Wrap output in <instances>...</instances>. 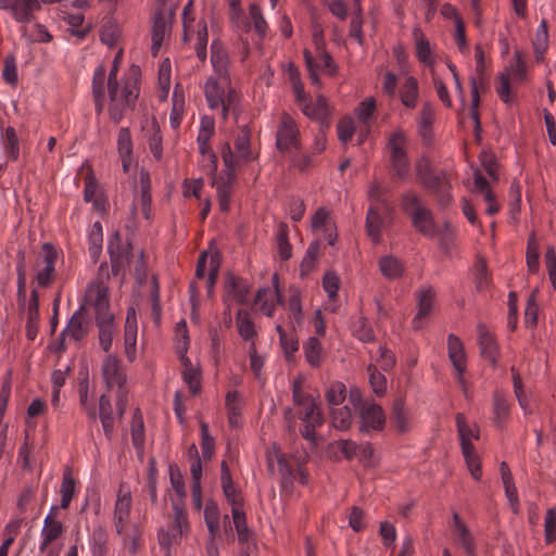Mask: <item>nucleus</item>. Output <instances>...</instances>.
<instances>
[{"mask_svg": "<svg viewBox=\"0 0 556 556\" xmlns=\"http://www.w3.org/2000/svg\"><path fill=\"white\" fill-rule=\"evenodd\" d=\"M140 68L132 65L121 81L105 86L110 101L109 115L115 124L135 110L140 93Z\"/></svg>", "mask_w": 556, "mask_h": 556, "instance_id": "1", "label": "nucleus"}, {"mask_svg": "<svg viewBox=\"0 0 556 556\" xmlns=\"http://www.w3.org/2000/svg\"><path fill=\"white\" fill-rule=\"evenodd\" d=\"M292 393L296 414L304 424L300 432L304 439L313 442L315 440V429L324 422V417L313 396L304 391L303 382L300 379L293 381Z\"/></svg>", "mask_w": 556, "mask_h": 556, "instance_id": "2", "label": "nucleus"}, {"mask_svg": "<svg viewBox=\"0 0 556 556\" xmlns=\"http://www.w3.org/2000/svg\"><path fill=\"white\" fill-rule=\"evenodd\" d=\"M416 176L419 184L437 198L440 206L445 207L451 203V184L446 172L432 168L422 160L416 165Z\"/></svg>", "mask_w": 556, "mask_h": 556, "instance_id": "3", "label": "nucleus"}, {"mask_svg": "<svg viewBox=\"0 0 556 556\" xmlns=\"http://www.w3.org/2000/svg\"><path fill=\"white\" fill-rule=\"evenodd\" d=\"M204 93L206 101L212 110H219L223 118L227 117L228 112H236L239 103V93L229 86V80L217 81L213 76L208 77Z\"/></svg>", "mask_w": 556, "mask_h": 556, "instance_id": "4", "label": "nucleus"}, {"mask_svg": "<svg viewBox=\"0 0 556 556\" xmlns=\"http://www.w3.org/2000/svg\"><path fill=\"white\" fill-rule=\"evenodd\" d=\"M456 427L460 440L462 452L466 465L473 479L480 480L481 478V463L473 447V440L479 439V428L470 426L464 414L456 415Z\"/></svg>", "mask_w": 556, "mask_h": 556, "instance_id": "5", "label": "nucleus"}, {"mask_svg": "<svg viewBox=\"0 0 556 556\" xmlns=\"http://www.w3.org/2000/svg\"><path fill=\"white\" fill-rule=\"evenodd\" d=\"M110 279L109 269L105 265L99 267L97 278L91 281L85 293V306H90L96 312V318L101 316L113 315L110 312L109 287Z\"/></svg>", "mask_w": 556, "mask_h": 556, "instance_id": "6", "label": "nucleus"}, {"mask_svg": "<svg viewBox=\"0 0 556 556\" xmlns=\"http://www.w3.org/2000/svg\"><path fill=\"white\" fill-rule=\"evenodd\" d=\"M402 208L410 217L414 227L424 236L434 238L437 226L431 212L421 204L420 198L412 191L402 197Z\"/></svg>", "mask_w": 556, "mask_h": 556, "instance_id": "7", "label": "nucleus"}, {"mask_svg": "<svg viewBox=\"0 0 556 556\" xmlns=\"http://www.w3.org/2000/svg\"><path fill=\"white\" fill-rule=\"evenodd\" d=\"M222 156L228 170H236L256 157L251 149V130L248 126L239 127L235 139V151L229 144H226L223 148Z\"/></svg>", "mask_w": 556, "mask_h": 556, "instance_id": "8", "label": "nucleus"}, {"mask_svg": "<svg viewBox=\"0 0 556 556\" xmlns=\"http://www.w3.org/2000/svg\"><path fill=\"white\" fill-rule=\"evenodd\" d=\"M349 402L358 410L361 418V430H381L386 424V415L380 405L364 400L358 389H352L349 394Z\"/></svg>", "mask_w": 556, "mask_h": 556, "instance_id": "9", "label": "nucleus"}, {"mask_svg": "<svg viewBox=\"0 0 556 556\" xmlns=\"http://www.w3.org/2000/svg\"><path fill=\"white\" fill-rule=\"evenodd\" d=\"M174 518L167 528L159 531L157 539L162 548L170 551L172 546L178 545L184 535L189 532L190 525L187 510L180 503H173Z\"/></svg>", "mask_w": 556, "mask_h": 556, "instance_id": "10", "label": "nucleus"}, {"mask_svg": "<svg viewBox=\"0 0 556 556\" xmlns=\"http://www.w3.org/2000/svg\"><path fill=\"white\" fill-rule=\"evenodd\" d=\"M290 79L295 96V102L300 106L303 114L307 117L321 121L323 125H328L329 105L323 96H318L315 102H308L304 92L302 83L299 80L298 74L291 72Z\"/></svg>", "mask_w": 556, "mask_h": 556, "instance_id": "11", "label": "nucleus"}, {"mask_svg": "<svg viewBox=\"0 0 556 556\" xmlns=\"http://www.w3.org/2000/svg\"><path fill=\"white\" fill-rule=\"evenodd\" d=\"M102 377L109 390L117 388V407L122 415L126 408V392L124 384L126 375L122 367V361L114 355H108L102 363Z\"/></svg>", "mask_w": 556, "mask_h": 556, "instance_id": "12", "label": "nucleus"}, {"mask_svg": "<svg viewBox=\"0 0 556 556\" xmlns=\"http://www.w3.org/2000/svg\"><path fill=\"white\" fill-rule=\"evenodd\" d=\"M527 67L520 51H516L514 60L505 72L501 73L496 91L501 100L505 103L513 101L511 85L510 83H522L526 79Z\"/></svg>", "mask_w": 556, "mask_h": 556, "instance_id": "13", "label": "nucleus"}, {"mask_svg": "<svg viewBox=\"0 0 556 556\" xmlns=\"http://www.w3.org/2000/svg\"><path fill=\"white\" fill-rule=\"evenodd\" d=\"M194 15H193V1L190 0L184 8L182 11V25H184V38L185 41L191 40L192 36H195V52L201 61L206 59V46H207V28L204 21L198 23V29L194 28Z\"/></svg>", "mask_w": 556, "mask_h": 556, "instance_id": "14", "label": "nucleus"}, {"mask_svg": "<svg viewBox=\"0 0 556 556\" xmlns=\"http://www.w3.org/2000/svg\"><path fill=\"white\" fill-rule=\"evenodd\" d=\"M39 0H0V10L11 14L14 21L21 24L23 37H26V24L35 20V15L40 11Z\"/></svg>", "mask_w": 556, "mask_h": 556, "instance_id": "15", "label": "nucleus"}, {"mask_svg": "<svg viewBox=\"0 0 556 556\" xmlns=\"http://www.w3.org/2000/svg\"><path fill=\"white\" fill-rule=\"evenodd\" d=\"M394 175L400 179L406 178L409 163L406 155L407 137L401 129L395 130L389 137L388 143Z\"/></svg>", "mask_w": 556, "mask_h": 556, "instance_id": "16", "label": "nucleus"}, {"mask_svg": "<svg viewBox=\"0 0 556 556\" xmlns=\"http://www.w3.org/2000/svg\"><path fill=\"white\" fill-rule=\"evenodd\" d=\"M118 62H119V53L115 56L113 66L106 77L105 68L103 66H99L96 68L92 78V93L96 103V110L98 113L102 112L104 102H105V86H109L110 83H118L121 79H117V71H118Z\"/></svg>", "mask_w": 556, "mask_h": 556, "instance_id": "17", "label": "nucleus"}, {"mask_svg": "<svg viewBox=\"0 0 556 556\" xmlns=\"http://www.w3.org/2000/svg\"><path fill=\"white\" fill-rule=\"evenodd\" d=\"M392 207L388 203L380 205H370L367 212L366 228L367 233L375 243L381 240V231L390 222Z\"/></svg>", "mask_w": 556, "mask_h": 556, "instance_id": "18", "label": "nucleus"}, {"mask_svg": "<svg viewBox=\"0 0 556 556\" xmlns=\"http://www.w3.org/2000/svg\"><path fill=\"white\" fill-rule=\"evenodd\" d=\"M300 131L293 117L283 113L276 136V144L280 151H291L299 148Z\"/></svg>", "mask_w": 556, "mask_h": 556, "instance_id": "19", "label": "nucleus"}, {"mask_svg": "<svg viewBox=\"0 0 556 556\" xmlns=\"http://www.w3.org/2000/svg\"><path fill=\"white\" fill-rule=\"evenodd\" d=\"M415 299L417 313L412 320V326L415 330H420L434 309L435 291L432 287H421L416 291Z\"/></svg>", "mask_w": 556, "mask_h": 556, "instance_id": "20", "label": "nucleus"}, {"mask_svg": "<svg viewBox=\"0 0 556 556\" xmlns=\"http://www.w3.org/2000/svg\"><path fill=\"white\" fill-rule=\"evenodd\" d=\"M316 52V58L313 56L307 49L304 50L303 54L312 83L314 85H319L317 70H321L328 75L333 76L337 73V65L331 55L325 49Z\"/></svg>", "mask_w": 556, "mask_h": 556, "instance_id": "21", "label": "nucleus"}, {"mask_svg": "<svg viewBox=\"0 0 556 556\" xmlns=\"http://www.w3.org/2000/svg\"><path fill=\"white\" fill-rule=\"evenodd\" d=\"M56 260L58 252L50 244H43L37 262L36 279L38 286L46 288L52 282Z\"/></svg>", "mask_w": 556, "mask_h": 556, "instance_id": "22", "label": "nucleus"}, {"mask_svg": "<svg viewBox=\"0 0 556 556\" xmlns=\"http://www.w3.org/2000/svg\"><path fill=\"white\" fill-rule=\"evenodd\" d=\"M172 15L170 11L163 8L156 10L153 17L152 26V46L151 52L153 56H156L165 38L169 35L172 27Z\"/></svg>", "mask_w": 556, "mask_h": 556, "instance_id": "23", "label": "nucleus"}, {"mask_svg": "<svg viewBox=\"0 0 556 556\" xmlns=\"http://www.w3.org/2000/svg\"><path fill=\"white\" fill-rule=\"evenodd\" d=\"M56 511L58 507L52 506L43 520V527L40 532L39 552L47 551V547H51L50 545L64 533L63 523L55 518Z\"/></svg>", "mask_w": 556, "mask_h": 556, "instance_id": "24", "label": "nucleus"}, {"mask_svg": "<svg viewBox=\"0 0 556 556\" xmlns=\"http://www.w3.org/2000/svg\"><path fill=\"white\" fill-rule=\"evenodd\" d=\"M448 358L451 359L456 378L460 384H464V372L466 369V352L463 342L455 334H450L447 338Z\"/></svg>", "mask_w": 556, "mask_h": 556, "instance_id": "25", "label": "nucleus"}, {"mask_svg": "<svg viewBox=\"0 0 556 556\" xmlns=\"http://www.w3.org/2000/svg\"><path fill=\"white\" fill-rule=\"evenodd\" d=\"M219 261L216 255H211L208 261V255L206 252L202 253L199 257L195 276L199 279H203L207 276V293L212 292L213 286L218 275Z\"/></svg>", "mask_w": 556, "mask_h": 556, "instance_id": "26", "label": "nucleus"}, {"mask_svg": "<svg viewBox=\"0 0 556 556\" xmlns=\"http://www.w3.org/2000/svg\"><path fill=\"white\" fill-rule=\"evenodd\" d=\"M220 483L223 493L227 502L231 505V509L242 508L243 498L232 480L230 469L225 460L222 462L220 466Z\"/></svg>", "mask_w": 556, "mask_h": 556, "instance_id": "27", "label": "nucleus"}, {"mask_svg": "<svg viewBox=\"0 0 556 556\" xmlns=\"http://www.w3.org/2000/svg\"><path fill=\"white\" fill-rule=\"evenodd\" d=\"M375 112H376V100L371 97L366 98L364 101H362L358 104V106L356 109V115L361 123L358 143H362L368 136V134L370 131V125H371L372 121L375 119Z\"/></svg>", "mask_w": 556, "mask_h": 556, "instance_id": "28", "label": "nucleus"}, {"mask_svg": "<svg viewBox=\"0 0 556 556\" xmlns=\"http://www.w3.org/2000/svg\"><path fill=\"white\" fill-rule=\"evenodd\" d=\"M131 507L130 491H124L122 485L117 496V501L114 509V526L117 534H122L124 531L125 522L127 521Z\"/></svg>", "mask_w": 556, "mask_h": 556, "instance_id": "29", "label": "nucleus"}, {"mask_svg": "<svg viewBox=\"0 0 556 556\" xmlns=\"http://www.w3.org/2000/svg\"><path fill=\"white\" fill-rule=\"evenodd\" d=\"M478 343L481 355L490 362L492 366H495L497 359V344L493 333L482 324L478 326Z\"/></svg>", "mask_w": 556, "mask_h": 556, "instance_id": "30", "label": "nucleus"}, {"mask_svg": "<svg viewBox=\"0 0 556 556\" xmlns=\"http://www.w3.org/2000/svg\"><path fill=\"white\" fill-rule=\"evenodd\" d=\"M211 63L217 77V81L228 80V54L222 45L213 41L211 45Z\"/></svg>", "mask_w": 556, "mask_h": 556, "instance_id": "31", "label": "nucleus"}, {"mask_svg": "<svg viewBox=\"0 0 556 556\" xmlns=\"http://www.w3.org/2000/svg\"><path fill=\"white\" fill-rule=\"evenodd\" d=\"M235 172L228 170L226 177H214L213 186L216 188L219 207L223 212H227L230 205V197L232 184L235 181Z\"/></svg>", "mask_w": 556, "mask_h": 556, "instance_id": "32", "label": "nucleus"}, {"mask_svg": "<svg viewBox=\"0 0 556 556\" xmlns=\"http://www.w3.org/2000/svg\"><path fill=\"white\" fill-rule=\"evenodd\" d=\"M401 103L408 110H413L418 104L419 84L413 76H407L399 88Z\"/></svg>", "mask_w": 556, "mask_h": 556, "instance_id": "33", "label": "nucleus"}, {"mask_svg": "<svg viewBox=\"0 0 556 556\" xmlns=\"http://www.w3.org/2000/svg\"><path fill=\"white\" fill-rule=\"evenodd\" d=\"M99 329V343L104 352H109L116 332L114 316H101L96 318Z\"/></svg>", "mask_w": 556, "mask_h": 556, "instance_id": "34", "label": "nucleus"}, {"mask_svg": "<svg viewBox=\"0 0 556 556\" xmlns=\"http://www.w3.org/2000/svg\"><path fill=\"white\" fill-rule=\"evenodd\" d=\"M83 309L84 307H80L77 312L74 313L66 328L62 332L64 336H68L76 341L81 340L88 331L89 323Z\"/></svg>", "mask_w": 556, "mask_h": 556, "instance_id": "35", "label": "nucleus"}, {"mask_svg": "<svg viewBox=\"0 0 556 556\" xmlns=\"http://www.w3.org/2000/svg\"><path fill=\"white\" fill-rule=\"evenodd\" d=\"M89 548L91 556L109 555V534L102 526L93 528L92 532L90 533Z\"/></svg>", "mask_w": 556, "mask_h": 556, "instance_id": "36", "label": "nucleus"}, {"mask_svg": "<svg viewBox=\"0 0 556 556\" xmlns=\"http://www.w3.org/2000/svg\"><path fill=\"white\" fill-rule=\"evenodd\" d=\"M378 267L382 276L390 280L401 278L404 273V263L391 254L381 256Z\"/></svg>", "mask_w": 556, "mask_h": 556, "instance_id": "37", "label": "nucleus"}, {"mask_svg": "<svg viewBox=\"0 0 556 556\" xmlns=\"http://www.w3.org/2000/svg\"><path fill=\"white\" fill-rule=\"evenodd\" d=\"M255 303L260 306V309L264 315L273 317L276 305L281 304L282 302L278 290L270 291L269 289H262L256 294Z\"/></svg>", "mask_w": 556, "mask_h": 556, "instance_id": "38", "label": "nucleus"}, {"mask_svg": "<svg viewBox=\"0 0 556 556\" xmlns=\"http://www.w3.org/2000/svg\"><path fill=\"white\" fill-rule=\"evenodd\" d=\"M108 250L111 255L113 268H117L123 266L124 263L129 262L130 248L129 245L123 244L117 233L110 240Z\"/></svg>", "mask_w": 556, "mask_h": 556, "instance_id": "39", "label": "nucleus"}, {"mask_svg": "<svg viewBox=\"0 0 556 556\" xmlns=\"http://www.w3.org/2000/svg\"><path fill=\"white\" fill-rule=\"evenodd\" d=\"M243 400L237 391H228L225 400V407L227 410L228 422L230 427L236 428L239 426Z\"/></svg>", "mask_w": 556, "mask_h": 556, "instance_id": "40", "label": "nucleus"}, {"mask_svg": "<svg viewBox=\"0 0 556 556\" xmlns=\"http://www.w3.org/2000/svg\"><path fill=\"white\" fill-rule=\"evenodd\" d=\"M414 38L416 42V55L418 60L428 67H433L434 65V58L432 54V50L430 47L429 40L426 38V36L416 28L414 30Z\"/></svg>", "mask_w": 556, "mask_h": 556, "instance_id": "41", "label": "nucleus"}, {"mask_svg": "<svg viewBox=\"0 0 556 556\" xmlns=\"http://www.w3.org/2000/svg\"><path fill=\"white\" fill-rule=\"evenodd\" d=\"M117 148L122 160L123 168L125 172H127L131 164L132 152V141L128 128L123 127L119 129L117 138Z\"/></svg>", "mask_w": 556, "mask_h": 556, "instance_id": "42", "label": "nucleus"}, {"mask_svg": "<svg viewBox=\"0 0 556 556\" xmlns=\"http://www.w3.org/2000/svg\"><path fill=\"white\" fill-rule=\"evenodd\" d=\"M488 89V83L483 75L471 79V110L470 115L476 123V128L480 127V119L478 113V106L480 103V92H484Z\"/></svg>", "mask_w": 556, "mask_h": 556, "instance_id": "43", "label": "nucleus"}, {"mask_svg": "<svg viewBox=\"0 0 556 556\" xmlns=\"http://www.w3.org/2000/svg\"><path fill=\"white\" fill-rule=\"evenodd\" d=\"M182 363V379L188 386L190 393L197 395L201 390L200 371L195 368L190 359L186 356L181 357Z\"/></svg>", "mask_w": 556, "mask_h": 556, "instance_id": "44", "label": "nucleus"}, {"mask_svg": "<svg viewBox=\"0 0 556 556\" xmlns=\"http://www.w3.org/2000/svg\"><path fill=\"white\" fill-rule=\"evenodd\" d=\"M39 320V295L36 290L30 293V299L27 308V337L34 340L37 333V323Z\"/></svg>", "mask_w": 556, "mask_h": 556, "instance_id": "45", "label": "nucleus"}, {"mask_svg": "<svg viewBox=\"0 0 556 556\" xmlns=\"http://www.w3.org/2000/svg\"><path fill=\"white\" fill-rule=\"evenodd\" d=\"M510 405L501 392H495L493 396V422L497 428H502L509 417Z\"/></svg>", "mask_w": 556, "mask_h": 556, "instance_id": "46", "label": "nucleus"}, {"mask_svg": "<svg viewBox=\"0 0 556 556\" xmlns=\"http://www.w3.org/2000/svg\"><path fill=\"white\" fill-rule=\"evenodd\" d=\"M172 111L169 114V122L173 128H177L180 125L184 112H185V96L180 85H176L173 97H172Z\"/></svg>", "mask_w": 556, "mask_h": 556, "instance_id": "47", "label": "nucleus"}, {"mask_svg": "<svg viewBox=\"0 0 556 556\" xmlns=\"http://www.w3.org/2000/svg\"><path fill=\"white\" fill-rule=\"evenodd\" d=\"M276 245L278 255L282 261L292 256V247L289 242V228L286 223H279L276 232Z\"/></svg>", "mask_w": 556, "mask_h": 556, "instance_id": "48", "label": "nucleus"}, {"mask_svg": "<svg viewBox=\"0 0 556 556\" xmlns=\"http://www.w3.org/2000/svg\"><path fill=\"white\" fill-rule=\"evenodd\" d=\"M84 200L92 202L96 210L104 208V200L101 194H98V185L91 173L85 177Z\"/></svg>", "mask_w": 556, "mask_h": 556, "instance_id": "49", "label": "nucleus"}, {"mask_svg": "<svg viewBox=\"0 0 556 556\" xmlns=\"http://www.w3.org/2000/svg\"><path fill=\"white\" fill-rule=\"evenodd\" d=\"M532 45L536 62L543 61L544 54L548 47V33L545 21H542V23L539 25Z\"/></svg>", "mask_w": 556, "mask_h": 556, "instance_id": "50", "label": "nucleus"}, {"mask_svg": "<svg viewBox=\"0 0 556 556\" xmlns=\"http://www.w3.org/2000/svg\"><path fill=\"white\" fill-rule=\"evenodd\" d=\"M331 424L336 429L346 430L351 427L353 416L349 406H336L330 408Z\"/></svg>", "mask_w": 556, "mask_h": 556, "instance_id": "51", "label": "nucleus"}, {"mask_svg": "<svg viewBox=\"0 0 556 556\" xmlns=\"http://www.w3.org/2000/svg\"><path fill=\"white\" fill-rule=\"evenodd\" d=\"M453 526L456 534L457 542L463 549L475 546V539L468 527L460 520L458 514L453 515Z\"/></svg>", "mask_w": 556, "mask_h": 556, "instance_id": "52", "label": "nucleus"}, {"mask_svg": "<svg viewBox=\"0 0 556 556\" xmlns=\"http://www.w3.org/2000/svg\"><path fill=\"white\" fill-rule=\"evenodd\" d=\"M277 463L282 483H292L296 478L295 471L300 465L299 460L288 458L285 454H281L278 456Z\"/></svg>", "mask_w": 556, "mask_h": 556, "instance_id": "53", "label": "nucleus"}, {"mask_svg": "<svg viewBox=\"0 0 556 556\" xmlns=\"http://www.w3.org/2000/svg\"><path fill=\"white\" fill-rule=\"evenodd\" d=\"M306 361L313 367H318L323 358V346L318 339L311 337L303 345Z\"/></svg>", "mask_w": 556, "mask_h": 556, "instance_id": "54", "label": "nucleus"}, {"mask_svg": "<svg viewBox=\"0 0 556 556\" xmlns=\"http://www.w3.org/2000/svg\"><path fill=\"white\" fill-rule=\"evenodd\" d=\"M329 408L341 405L346 399V388L342 382H331L325 394Z\"/></svg>", "mask_w": 556, "mask_h": 556, "instance_id": "55", "label": "nucleus"}, {"mask_svg": "<svg viewBox=\"0 0 556 556\" xmlns=\"http://www.w3.org/2000/svg\"><path fill=\"white\" fill-rule=\"evenodd\" d=\"M391 422L401 432H405L408 429V417L405 412L404 402L401 399L395 400L393 403Z\"/></svg>", "mask_w": 556, "mask_h": 556, "instance_id": "56", "label": "nucleus"}, {"mask_svg": "<svg viewBox=\"0 0 556 556\" xmlns=\"http://www.w3.org/2000/svg\"><path fill=\"white\" fill-rule=\"evenodd\" d=\"M276 331L279 336V341L285 354L288 357L293 355V353L299 349L296 336L293 332H287L280 324L276 326Z\"/></svg>", "mask_w": 556, "mask_h": 556, "instance_id": "57", "label": "nucleus"}, {"mask_svg": "<svg viewBox=\"0 0 556 556\" xmlns=\"http://www.w3.org/2000/svg\"><path fill=\"white\" fill-rule=\"evenodd\" d=\"M236 323L240 337L245 341H252L256 336V330L248 313L240 311Z\"/></svg>", "mask_w": 556, "mask_h": 556, "instance_id": "58", "label": "nucleus"}, {"mask_svg": "<svg viewBox=\"0 0 556 556\" xmlns=\"http://www.w3.org/2000/svg\"><path fill=\"white\" fill-rule=\"evenodd\" d=\"M4 150L8 156L15 161L20 156V139L15 129L11 126L4 130Z\"/></svg>", "mask_w": 556, "mask_h": 556, "instance_id": "59", "label": "nucleus"}, {"mask_svg": "<svg viewBox=\"0 0 556 556\" xmlns=\"http://www.w3.org/2000/svg\"><path fill=\"white\" fill-rule=\"evenodd\" d=\"M61 507L66 509L75 494V480L73 479L68 469L63 473V481L61 485Z\"/></svg>", "mask_w": 556, "mask_h": 556, "instance_id": "60", "label": "nucleus"}, {"mask_svg": "<svg viewBox=\"0 0 556 556\" xmlns=\"http://www.w3.org/2000/svg\"><path fill=\"white\" fill-rule=\"evenodd\" d=\"M64 20L71 26L72 35L77 37L79 40H83L84 38H86V36L89 34V31L91 29L90 26L81 27L84 20H85L84 15L81 13L67 14L64 17Z\"/></svg>", "mask_w": 556, "mask_h": 556, "instance_id": "61", "label": "nucleus"}, {"mask_svg": "<svg viewBox=\"0 0 556 556\" xmlns=\"http://www.w3.org/2000/svg\"><path fill=\"white\" fill-rule=\"evenodd\" d=\"M349 34H350V37L355 39L358 45L362 46L364 43L363 14H362V9L358 4H356V9L352 15Z\"/></svg>", "mask_w": 556, "mask_h": 556, "instance_id": "62", "label": "nucleus"}, {"mask_svg": "<svg viewBox=\"0 0 556 556\" xmlns=\"http://www.w3.org/2000/svg\"><path fill=\"white\" fill-rule=\"evenodd\" d=\"M231 515L239 541H248L250 532L247 526L245 514L243 513L242 508L231 509Z\"/></svg>", "mask_w": 556, "mask_h": 556, "instance_id": "63", "label": "nucleus"}, {"mask_svg": "<svg viewBox=\"0 0 556 556\" xmlns=\"http://www.w3.org/2000/svg\"><path fill=\"white\" fill-rule=\"evenodd\" d=\"M353 334L363 342H370L374 340L375 334L368 320L364 317H358L353 324Z\"/></svg>", "mask_w": 556, "mask_h": 556, "instance_id": "64", "label": "nucleus"}]
</instances>
